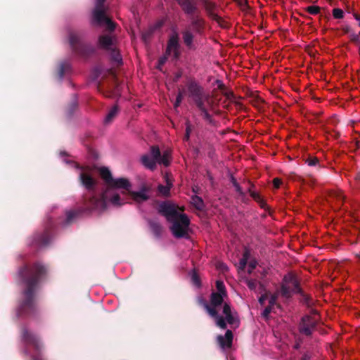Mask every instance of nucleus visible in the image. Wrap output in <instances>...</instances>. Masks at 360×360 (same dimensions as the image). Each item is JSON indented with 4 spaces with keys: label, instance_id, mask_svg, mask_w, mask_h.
Instances as JSON below:
<instances>
[{
    "label": "nucleus",
    "instance_id": "obj_1",
    "mask_svg": "<svg viewBox=\"0 0 360 360\" xmlns=\"http://www.w3.org/2000/svg\"><path fill=\"white\" fill-rule=\"evenodd\" d=\"M184 13L190 18V25L182 31V39L186 47L189 50H195L193 41L195 36L193 33L201 35L205 27V21L200 16L197 0H176Z\"/></svg>",
    "mask_w": 360,
    "mask_h": 360
},
{
    "label": "nucleus",
    "instance_id": "obj_2",
    "mask_svg": "<svg viewBox=\"0 0 360 360\" xmlns=\"http://www.w3.org/2000/svg\"><path fill=\"white\" fill-rule=\"evenodd\" d=\"M211 302L209 304L201 297H198L199 304L202 306L210 316L215 319L217 326L224 329L227 322L232 326H238V316L233 312L230 306L224 302V296L226 294H211Z\"/></svg>",
    "mask_w": 360,
    "mask_h": 360
},
{
    "label": "nucleus",
    "instance_id": "obj_3",
    "mask_svg": "<svg viewBox=\"0 0 360 360\" xmlns=\"http://www.w3.org/2000/svg\"><path fill=\"white\" fill-rule=\"evenodd\" d=\"M158 213L172 223L170 230L176 238H188L190 219L186 214L179 213L175 206L168 202H162L158 207Z\"/></svg>",
    "mask_w": 360,
    "mask_h": 360
},
{
    "label": "nucleus",
    "instance_id": "obj_4",
    "mask_svg": "<svg viewBox=\"0 0 360 360\" xmlns=\"http://www.w3.org/2000/svg\"><path fill=\"white\" fill-rule=\"evenodd\" d=\"M47 274V266L40 262H34L32 265L26 264L21 266L18 269V276L25 286L24 292H34Z\"/></svg>",
    "mask_w": 360,
    "mask_h": 360
},
{
    "label": "nucleus",
    "instance_id": "obj_5",
    "mask_svg": "<svg viewBox=\"0 0 360 360\" xmlns=\"http://www.w3.org/2000/svg\"><path fill=\"white\" fill-rule=\"evenodd\" d=\"M131 184L126 178L113 179L108 188L101 195V197L92 195L89 199H86L84 205L89 210H99L103 212L106 210L105 198L114 188H122L128 193L131 191Z\"/></svg>",
    "mask_w": 360,
    "mask_h": 360
},
{
    "label": "nucleus",
    "instance_id": "obj_6",
    "mask_svg": "<svg viewBox=\"0 0 360 360\" xmlns=\"http://www.w3.org/2000/svg\"><path fill=\"white\" fill-rule=\"evenodd\" d=\"M68 39L72 51L80 56L89 57L96 52L92 45L84 44L81 41L80 35L75 31H69Z\"/></svg>",
    "mask_w": 360,
    "mask_h": 360
},
{
    "label": "nucleus",
    "instance_id": "obj_7",
    "mask_svg": "<svg viewBox=\"0 0 360 360\" xmlns=\"http://www.w3.org/2000/svg\"><path fill=\"white\" fill-rule=\"evenodd\" d=\"M22 340L26 346V353L31 348L34 349V354H31L32 360H42L41 357V345L38 338L35 335L29 333L24 328L22 331Z\"/></svg>",
    "mask_w": 360,
    "mask_h": 360
},
{
    "label": "nucleus",
    "instance_id": "obj_8",
    "mask_svg": "<svg viewBox=\"0 0 360 360\" xmlns=\"http://www.w3.org/2000/svg\"><path fill=\"white\" fill-rule=\"evenodd\" d=\"M77 168L82 169L79 175V181L80 184L91 193L89 195H86L87 197L95 195L97 181L86 171L87 168L84 167L77 166Z\"/></svg>",
    "mask_w": 360,
    "mask_h": 360
},
{
    "label": "nucleus",
    "instance_id": "obj_9",
    "mask_svg": "<svg viewBox=\"0 0 360 360\" xmlns=\"http://www.w3.org/2000/svg\"><path fill=\"white\" fill-rule=\"evenodd\" d=\"M98 88L100 92L108 98H115L121 95L120 84L115 75H112L110 82L100 85Z\"/></svg>",
    "mask_w": 360,
    "mask_h": 360
},
{
    "label": "nucleus",
    "instance_id": "obj_10",
    "mask_svg": "<svg viewBox=\"0 0 360 360\" xmlns=\"http://www.w3.org/2000/svg\"><path fill=\"white\" fill-rule=\"evenodd\" d=\"M281 292H304L297 277L289 273L283 278Z\"/></svg>",
    "mask_w": 360,
    "mask_h": 360
},
{
    "label": "nucleus",
    "instance_id": "obj_11",
    "mask_svg": "<svg viewBox=\"0 0 360 360\" xmlns=\"http://www.w3.org/2000/svg\"><path fill=\"white\" fill-rule=\"evenodd\" d=\"M180 48L181 45L179 43V34L176 32H174L170 34L167 41L165 50L166 54L171 55L172 53L173 58L174 60H178L181 56Z\"/></svg>",
    "mask_w": 360,
    "mask_h": 360
},
{
    "label": "nucleus",
    "instance_id": "obj_12",
    "mask_svg": "<svg viewBox=\"0 0 360 360\" xmlns=\"http://www.w3.org/2000/svg\"><path fill=\"white\" fill-rule=\"evenodd\" d=\"M51 240V231L47 229L41 233H34L30 238L29 245L37 248H43L48 245Z\"/></svg>",
    "mask_w": 360,
    "mask_h": 360
},
{
    "label": "nucleus",
    "instance_id": "obj_13",
    "mask_svg": "<svg viewBox=\"0 0 360 360\" xmlns=\"http://www.w3.org/2000/svg\"><path fill=\"white\" fill-rule=\"evenodd\" d=\"M317 314L314 311V316H304L302 319V321L300 324V331L301 333L306 335L311 334L313 329L315 328L317 323Z\"/></svg>",
    "mask_w": 360,
    "mask_h": 360
},
{
    "label": "nucleus",
    "instance_id": "obj_14",
    "mask_svg": "<svg viewBox=\"0 0 360 360\" xmlns=\"http://www.w3.org/2000/svg\"><path fill=\"white\" fill-rule=\"evenodd\" d=\"M89 198L90 197H87L86 195H83L82 200V207L75 210H69L66 212L65 221L67 224H69L72 223L79 215H81L84 212H91L92 211L101 212L99 210H89L84 205L85 200L89 199Z\"/></svg>",
    "mask_w": 360,
    "mask_h": 360
},
{
    "label": "nucleus",
    "instance_id": "obj_15",
    "mask_svg": "<svg viewBox=\"0 0 360 360\" xmlns=\"http://www.w3.org/2000/svg\"><path fill=\"white\" fill-rule=\"evenodd\" d=\"M151 155L156 160L158 164L167 167L170 164V154L166 150L162 155L158 146H152L150 147Z\"/></svg>",
    "mask_w": 360,
    "mask_h": 360
},
{
    "label": "nucleus",
    "instance_id": "obj_16",
    "mask_svg": "<svg viewBox=\"0 0 360 360\" xmlns=\"http://www.w3.org/2000/svg\"><path fill=\"white\" fill-rule=\"evenodd\" d=\"M269 294H262L259 298V302L261 304H264L265 300H269V306H267L263 311L262 316L267 319L269 314L272 311L274 305L276 304V294H270L271 296L269 297Z\"/></svg>",
    "mask_w": 360,
    "mask_h": 360
},
{
    "label": "nucleus",
    "instance_id": "obj_17",
    "mask_svg": "<svg viewBox=\"0 0 360 360\" xmlns=\"http://www.w3.org/2000/svg\"><path fill=\"white\" fill-rule=\"evenodd\" d=\"M150 188L148 186H143L140 191H130L129 194L134 202L136 203H141L143 202L147 201L150 198V196L148 194Z\"/></svg>",
    "mask_w": 360,
    "mask_h": 360
},
{
    "label": "nucleus",
    "instance_id": "obj_18",
    "mask_svg": "<svg viewBox=\"0 0 360 360\" xmlns=\"http://www.w3.org/2000/svg\"><path fill=\"white\" fill-rule=\"evenodd\" d=\"M34 308L33 294H25L22 303L20 304L18 310V315L28 313Z\"/></svg>",
    "mask_w": 360,
    "mask_h": 360
},
{
    "label": "nucleus",
    "instance_id": "obj_19",
    "mask_svg": "<svg viewBox=\"0 0 360 360\" xmlns=\"http://www.w3.org/2000/svg\"><path fill=\"white\" fill-rule=\"evenodd\" d=\"M233 338V333L231 330H226L224 336L218 335L217 340L220 347L223 349H225L231 347Z\"/></svg>",
    "mask_w": 360,
    "mask_h": 360
},
{
    "label": "nucleus",
    "instance_id": "obj_20",
    "mask_svg": "<svg viewBox=\"0 0 360 360\" xmlns=\"http://www.w3.org/2000/svg\"><path fill=\"white\" fill-rule=\"evenodd\" d=\"M98 46L101 49L110 51L114 47V40L112 37L109 35H101L98 39Z\"/></svg>",
    "mask_w": 360,
    "mask_h": 360
},
{
    "label": "nucleus",
    "instance_id": "obj_21",
    "mask_svg": "<svg viewBox=\"0 0 360 360\" xmlns=\"http://www.w3.org/2000/svg\"><path fill=\"white\" fill-rule=\"evenodd\" d=\"M93 22L99 25H105V29L110 32L115 28V23L106 15L105 12L103 13V17L100 19L93 18Z\"/></svg>",
    "mask_w": 360,
    "mask_h": 360
},
{
    "label": "nucleus",
    "instance_id": "obj_22",
    "mask_svg": "<svg viewBox=\"0 0 360 360\" xmlns=\"http://www.w3.org/2000/svg\"><path fill=\"white\" fill-rule=\"evenodd\" d=\"M207 15L214 20H219V15L215 13L216 4L209 0H201Z\"/></svg>",
    "mask_w": 360,
    "mask_h": 360
},
{
    "label": "nucleus",
    "instance_id": "obj_23",
    "mask_svg": "<svg viewBox=\"0 0 360 360\" xmlns=\"http://www.w3.org/2000/svg\"><path fill=\"white\" fill-rule=\"evenodd\" d=\"M187 86L190 96L193 99L203 95V89L195 81L189 82Z\"/></svg>",
    "mask_w": 360,
    "mask_h": 360
},
{
    "label": "nucleus",
    "instance_id": "obj_24",
    "mask_svg": "<svg viewBox=\"0 0 360 360\" xmlns=\"http://www.w3.org/2000/svg\"><path fill=\"white\" fill-rule=\"evenodd\" d=\"M147 221L154 236L157 238H160L162 233V226L158 220L153 219H148Z\"/></svg>",
    "mask_w": 360,
    "mask_h": 360
},
{
    "label": "nucleus",
    "instance_id": "obj_25",
    "mask_svg": "<svg viewBox=\"0 0 360 360\" xmlns=\"http://www.w3.org/2000/svg\"><path fill=\"white\" fill-rule=\"evenodd\" d=\"M141 162L146 168L152 171L156 169V165L158 163L156 160L151 155L150 153V155H143L141 158Z\"/></svg>",
    "mask_w": 360,
    "mask_h": 360
},
{
    "label": "nucleus",
    "instance_id": "obj_26",
    "mask_svg": "<svg viewBox=\"0 0 360 360\" xmlns=\"http://www.w3.org/2000/svg\"><path fill=\"white\" fill-rule=\"evenodd\" d=\"M107 200H109L112 205L116 207H120L125 203V202L121 199L120 194L115 193L113 191H111V192L108 194V198H105L106 205Z\"/></svg>",
    "mask_w": 360,
    "mask_h": 360
},
{
    "label": "nucleus",
    "instance_id": "obj_27",
    "mask_svg": "<svg viewBox=\"0 0 360 360\" xmlns=\"http://www.w3.org/2000/svg\"><path fill=\"white\" fill-rule=\"evenodd\" d=\"M105 0H96V6L93 11V18L100 19L105 12L104 6Z\"/></svg>",
    "mask_w": 360,
    "mask_h": 360
},
{
    "label": "nucleus",
    "instance_id": "obj_28",
    "mask_svg": "<svg viewBox=\"0 0 360 360\" xmlns=\"http://www.w3.org/2000/svg\"><path fill=\"white\" fill-rule=\"evenodd\" d=\"M166 185L160 184L158 186V191L160 194L165 197H168L170 195V189L172 187V182L168 176L165 177Z\"/></svg>",
    "mask_w": 360,
    "mask_h": 360
},
{
    "label": "nucleus",
    "instance_id": "obj_29",
    "mask_svg": "<svg viewBox=\"0 0 360 360\" xmlns=\"http://www.w3.org/2000/svg\"><path fill=\"white\" fill-rule=\"evenodd\" d=\"M161 26H162V23L158 22L156 25H155L154 26L149 27L147 30L143 32L142 35H141L142 40L145 43H148L150 40L155 31L157 29L160 28Z\"/></svg>",
    "mask_w": 360,
    "mask_h": 360
},
{
    "label": "nucleus",
    "instance_id": "obj_30",
    "mask_svg": "<svg viewBox=\"0 0 360 360\" xmlns=\"http://www.w3.org/2000/svg\"><path fill=\"white\" fill-rule=\"evenodd\" d=\"M99 173L101 178L105 181L107 188H108L112 181L113 180L111 172L109 170L108 168L102 167L99 169Z\"/></svg>",
    "mask_w": 360,
    "mask_h": 360
},
{
    "label": "nucleus",
    "instance_id": "obj_31",
    "mask_svg": "<svg viewBox=\"0 0 360 360\" xmlns=\"http://www.w3.org/2000/svg\"><path fill=\"white\" fill-rule=\"evenodd\" d=\"M119 112V108L117 105H115L108 112L104 122L105 124H110L112 122L115 117L117 115Z\"/></svg>",
    "mask_w": 360,
    "mask_h": 360
},
{
    "label": "nucleus",
    "instance_id": "obj_32",
    "mask_svg": "<svg viewBox=\"0 0 360 360\" xmlns=\"http://www.w3.org/2000/svg\"><path fill=\"white\" fill-rule=\"evenodd\" d=\"M70 70V65L68 62H61L58 67V75L60 79H62L66 72Z\"/></svg>",
    "mask_w": 360,
    "mask_h": 360
},
{
    "label": "nucleus",
    "instance_id": "obj_33",
    "mask_svg": "<svg viewBox=\"0 0 360 360\" xmlns=\"http://www.w3.org/2000/svg\"><path fill=\"white\" fill-rule=\"evenodd\" d=\"M191 203L198 210L201 211L205 207V204L202 198L196 195L191 197Z\"/></svg>",
    "mask_w": 360,
    "mask_h": 360
},
{
    "label": "nucleus",
    "instance_id": "obj_34",
    "mask_svg": "<svg viewBox=\"0 0 360 360\" xmlns=\"http://www.w3.org/2000/svg\"><path fill=\"white\" fill-rule=\"evenodd\" d=\"M110 51L112 60L116 63L117 65H121L122 63V58L119 51L113 47Z\"/></svg>",
    "mask_w": 360,
    "mask_h": 360
},
{
    "label": "nucleus",
    "instance_id": "obj_35",
    "mask_svg": "<svg viewBox=\"0 0 360 360\" xmlns=\"http://www.w3.org/2000/svg\"><path fill=\"white\" fill-rule=\"evenodd\" d=\"M304 161L309 166H317L319 168L321 167L319 164V159L315 156L309 155L305 159Z\"/></svg>",
    "mask_w": 360,
    "mask_h": 360
},
{
    "label": "nucleus",
    "instance_id": "obj_36",
    "mask_svg": "<svg viewBox=\"0 0 360 360\" xmlns=\"http://www.w3.org/2000/svg\"><path fill=\"white\" fill-rule=\"evenodd\" d=\"M247 285L248 286V288L250 290H255L257 288V286L259 287V288H262V284L260 282H258L257 280L250 279L247 281Z\"/></svg>",
    "mask_w": 360,
    "mask_h": 360
},
{
    "label": "nucleus",
    "instance_id": "obj_37",
    "mask_svg": "<svg viewBox=\"0 0 360 360\" xmlns=\"http://www.w3.org/2000/svg\"><path fill=\"white\" fill-rule=\"evenodd\" d=\"M203 97H204V94L198 98L193 99L195 104L196 105L197 108L199 109L200 111L206 109V108L205 106V103H204Z\"/></svg>",
    "mask_w": 360,
    "mask_h": 360
},
{
    "label": "nucleus",
    "instance_id": "obj_38",
    "mask_svg": "<svg viewBox=\"0 0 360 360\" xmlns=\"http://www.w3.org/2000/svg\"><path fill=\"white\" fill-rule=\"evenodd\" d=\"M305 11L311 15H317L320 13L321 8L318 6H309L305 8Z\"/></svg>",
    "mask_w": 360,
    "mask_h": 360
},
{
    "label": "nucleus",
    "instance_id": "obj_39",
    "mask_svg": "<svg viewBox=\"0 0 360 360\" xmlns=\"http://www.w3.org/2000/svg\"><path fill=\"white\" fill-rule=\"evenodd\" d=\"M231 181L233 186H234V188L236 189V191L240 195L244 196L245 195V193L243 191L241 187L240 186V185L237 182L236 179L233 176L231 177Z\"/></svg>",
    "mask_w": 360,
    "mask_h": 360
},
{
    "label": "nucleus",
    "instance_id": "obj_40",
    "mask_svg": "<svg viewBox=\"0 0 360 360\" xmlns=\"http://www.w3.org/2000/svg\"><path fill=\"white\" fill-rule=\"evenodd\" d=\"M191 282L192 284L198 288L200 286V279L198 274L193 271L191 274Z\"/></svg>",
    "mask_w": 360,
    "mask_h": 360
},
{
    "label": "nucleus",
    "instance_id": "obj_41",
    "mask_svg": "<svg viewBox=\"0 0 360 360\" xmlns=\"http://www.w3.org/2000/svg\"><path fill=\"white\" fill-rule=\"evenodd\" d=\"M200 112L204 120L210 124H214V120L212 119V115L207 112V109L202 110Z\"/></svg>",
    "mask_w": 360,
    "mask_h": 360
},
{
    "label": "nucleus",
    "instance_id": "obj_42",
    "mask_svg": "<svg viewBox=\"0 0 360 360\" xmlns=\"http://www.w3.org/2000/svg\"><path fill=\"white\" fill-rule=\"evenodd\" d=\"M333 15L336 19H342L344 17V12L340 8H334L333 10Z\"/></svg>",
    "mask_w": 360,
    "mask_h": 360
},
{
    "label": "nucleus",
    "instance_id": "obj_43",
    "mask_svg": "<svg viewBox=\"0 0 360 360\" xmlns=\"http://www.w3.org/2000/svg\"><path fill=\"white\" fill-rule=\"evenodd\" d=\"M216 288L217 290V292H226L225 285L222 281L218 280L216 281Z\"/></svg>",
    "mask_w": 360,
    "mask_h": 360
},
{
    "label": "nucleus",
    "instance_id": "obj_44",
    "mask_svg": "<svg viewBox=\"0 0 360 360\" xmlns=\"http://www.w3.org/2000/svg\"><path fill=\"white\" fill-rule=\"evenodd\" d=\"M169 55H167L166 54V52L165 53V55L162 57H160L159 59H158V69H160V67L162 66L165 63L166 61L167 60V58L169 57Z\"/></svg>",
    "mask_w": 360,
    "mask_h": 360
},
{
    "label": "nucleus",
    "instance_id": "obj_45",
    "mask_svg": "<svg viewBox=\"0 0 360 360\" xmlns=\"http://www.w3.org/2000/svg\"><path fill=\"white\" fill-rule=\"evenodd\" d=\"M257 265V262L256 260L252 259V260L250 261V262L248 264V272L249 274H251L252 272V271L256 268Z\"/></svg>",
    "mask_w": 360,
    "mask_h": 360
},
{
    "label": "nucleus",
    "instance_id": "obj_46",
    "mask_svg": "<svg viewBox=\"0 0 360 360\" xmlns=\"http://www.w3.org/2000/svg\"><path fill=\"white\" fill-rule=\"evenodd\" d=\"M248 193H250V195L257 202V200H260V198H262L259 193L255 192L253 190L248 189Z\"/></svg>",
    "mask_w": 360,
    "mask_h": 360
},
{
    "label": "nucleus",
    "instance_id": "obj_47",
    "mask_svg": "<svg viewBox=\"0 0 360 360\" xmlns=\"http://www.w3.org/2000/svg\"><path fill=\"white\" fill-rule=\"evenodd\" d=\"M222 94L229 100H231L234 98V94L232 91L226 89L223 91Z\"/></svg>",
    "mask_w": 360,
    "mask_h": 360
},
{
    "label": "nucleus",
    "instance_id": "obj_48",
    "mask_svg": "<svg viewBox=\"0 0 360 360\" xmlns=\"http://www.w3.org/2000/svg\"><path fill=\"white\" fill-rule=\"evenodd\" d=\"M248 261L245 260V258H241L238 264V269L244 270L245 268L246 267Z\"/></svg>",
    "mask_w": 360,
    "mask_h": 360
},
{
    "label": "nucleus",
    "instance_id": "obj_49",
    "mask_svg": "<svg viewBox=\"0 0 360 360\" xmlns=\"http://www.w3.org/2000/svg\"><path fill=\"white\" fill-rule=\"evenodd\" d=\"M252 103L255 106L260 108L261 105L264 103V101L261 98L257 97L254 99Z\"/></svg>",
    "mask_w": 360,
    "mask_h": 360
},
{
    "label": "nucleus",
    "instance_id": "obj_50",
    "mask_svg": "<svg viewBox=\"0 0 360 360\" xmlns=\"http://www.w3.org/2000/svg\"><path fill=\"white\" fill-rule=\"evenodd\" d=\"M282 184L281 179L278 178H274L273 179V185L275 188H278Z\"/></svg>",
    "mask_w": 360,
    "mask_h": 360
},
{
    "label": "nucleus",
    "instance_id": "obj_51",
    "mask_svg": "<svg viewBox=\"0 0 360 360\" xmlns=\"http://www.w3.org/2000/svg\"><path fill=\"white\" fill-rule=\"evenodd\" d=\"M190 133H191L190 124H187L186 129V134H185V136H184V139L185 141H188L189 139V138H190Z\"/></svg>",
    "mask_w": 360,
    "mask_h": 360
},
{
    "label": "nucleus",
    "instance_id": "obj_52",
    "mask_svg": "<svg viewBox=\"0 0 360 360\" xmlns=\"http://www.w3.org/2000/svg\"><path fill=\"white\" fill-rule=\"evenodd\" d=\"M250 252L248 249L245 248L243 253L242 258H245V260L248 261L250 259Z\"/></svg>",
    "mask_w": 360,
    "mask_h": 360
},
{
    "label": "nucleus",
    "instance_id": "obj_53",
    "mask_svg": "<svg viewBox=\"0 0 360 360\" xmlns=\"http://www.w3.org/2000/svg\"><path fill=\"white\" fill-rule=\"evenodd\" d=\"M76 108H77V103H76V102H73L71 104V105L70 106V108H69L68 113H69L70 115H71L73 113V112L75 111Z\"/></svg>",
    "mask_w": 360,
    "mask_h": 360
},
{
    "label": "nucleus",
    "instance_id": "obj_54",
    "mask_svg": "<svg viewBox=\"0 0 360 360\" xmlns=\"http://www.w3.org/2000/svg\"><path fill=\"white\" fill-rule=\"evenodd\" d=\"M181 77H182V72L181 71L177 72L176 73H175V75L174 76L173 81L174 82H176Z\"/></svg>",
    "mask_w": 360,
    "mask_h": 360
},
{
    "label": "nucleus",
    "instance_id": "obj_55",
    "mask_svg": "<svg viewBox=\"0 0 360 360\" xmlns=\"http://www.w3.org/2000/svg\"><path fill=\"white\" fill-rule=\"evenodd\" d=\"M354 179L356 182L357 188H360V172L355 175Z\"/></svg>",
    "mask_w": 360,
    "mask_h": 360
},
{
    "label": "nucleus",
    "instance_id": "obj_56",
    "mask_svg": "<svg viewBox=\"0 0 360 360\" xmlns=\"http://www.w3.org/2000/svg\"><path fill=\"white\" fill-rule=\"evenodd\" d=\"M257 202L259 205L262 208L265 209L266 207V202L261 198L260 200H257Z\"/></svg>",
    "mask_w": 360,
    "mask_h": 360
},
{
    "label": "nucleus",
    "instance_id": "obj_57",
    "mask_svg": "<svg viewBox=\"0 0 360 360\" xmlns=\"http://www.w3.org/2000/svg\"><path fill=\"white\" fill-rule=\"evenodd\" d=\"M182 101V98H180V96H176V101L174 104V106L175 108H178L179 106V105L181 104Z\"/></svg>",
    "mask_w": 360,
    "mask_h": 360
},
{
    "label": "nucleus",
    "instance_id": "obj_58",
    "mask_svg": "<svg viewBox=\"0 0 360 360\" xmlns=\"http://www.w3.org/2000/svg\"><path fill=\"white\" fill-rule=\"evenodd\" d=\"M219 267L221 269V271H225L228 270V267L224 264H221L219 265Z\"/></svg>",
    "mask_w": 360,
    "mask_h": 360
},
{
    "label": "nucleus",
    "instance_id": "obj_59",
    "mask_svg": "<svg viewBox=\"0 0 360 360\" xmlns=\"http://www.w3.org/2000/svg\"><path fill=\"white\" fill-rule=\"evenodd\" d=\"M337 200L342 202L344 200V196L342 195V194L338 193L337 195Z\"/></svg>",
    "mask_w": 360,
    "mask_h": 360
},
{
    "label": "nucleus",
    "instance_id": "obj_60",
    "mask_svg": "<svg viewBox=\"0 0 360 360\" xmlns=\"http://www.w3.org/2000/svg\"><path fill=\"white\" fill-rule=\"evenodd\" d=\"M218 89L219 90H221V92L223 93V91H224L226 89V86L224 84H221L220 86H218Z\"/></svg>",
    "mask_w": 360,
    "mask_h": 360
},
{
    "label": "nucleus",
    "instance_id": "obj_61",
    "mask_svg": "<svg viewBox=\"0 0 360 360\" xmlns=\"http://www.w3.org/2000/svg\"><path fill=\"white\" fill-rule=\"evenodd\" d=\"M176 96H180L181 98L183 99V96H184V91H181V90H179L178 94Z\"/></svg>",
    "mask_w": 360,
    "mask_h": 360
},
{
    "label": "nucleus",
    "instance_id": "obj_62",
    "mask_svg": "<svg viewBox=\"0 0 360 360\" xmlns=\"http://www.w3.org/2000/svg\"><path fill=\"white\" fill-rule=\"evenodd\" d=\"M354 17L356 20L360 22V15L359 14L354 13Z\"/></svg>",
    "mask_w": 360,
    "mask_h": 360
},
{
    "label": "nucleus",
    "instance_id": "obj_63",
    "mask_svg": "<svg viewBox=\"0 0 360 360\" xmlns=\"http://www.w3.org/2000/svg\"><path fill=\"white\" fill-rule=\"evenodd\" d=\"M309 359V356L307 354H304L301 360H308Z\"/></svg>",
    "mask_w": 360,
    "mask_h": 360
},
{
    "label": "nucleus",
    "instance_id": "obj_64",
    "mask_svg": "<svg viewBox=\"0 0 360 360\" xmlns=\"http://www.w3.org/2000/svg\"><path fill=\"white\" fill-rule=\"evenodd\" d=\"M216 83H217V86H220L221 84H224L223 82H222L221 80H219V79H217V80L216 81Z\"/></svg>",
    "mask_w": 360,
    "mask_h": 360
}]
</instances>
